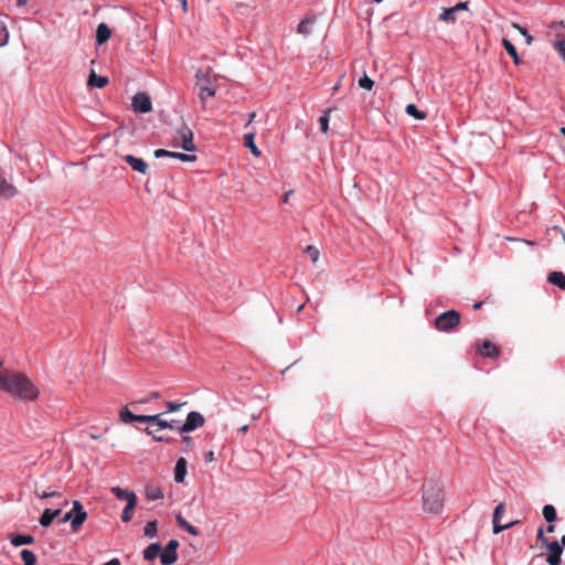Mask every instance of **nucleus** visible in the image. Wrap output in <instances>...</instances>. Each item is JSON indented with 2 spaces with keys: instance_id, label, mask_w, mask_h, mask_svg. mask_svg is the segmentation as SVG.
Masks as SVG:
<instances>
[{
  "instance_id": "nucleus-27",
  "label": "nucleus",
  "mask_w": 565,
  "mask_h": 565,
  "mask_svg": "<svg viewBox=\"0 0 565 565\" xmlns=\"http://www.w3.org/2000/svg\"><path fill=\"white\" fill-rule=\"evenodd\" d=\"M10 542L13 546H21V545H26V544L33 543L34 539L32 535L14 534V535H11Z\"/></svg>"
},
{
  "instance_id": "nucleus-6",
  "label": "nucleus",
  "mask_w": 565,
  "mask_h": 565,
  "mask_svg": "<svg viewBox=\"0 0 565 565\" xmlns=\"http://www.w3.org/2000/svg\"><path fill=\"white\" fill-rule=\"evenodd\" d=\"M460 323V315L456 310H448L435 319V327L439 331L448 332Z\"/></svg>"
},
{
  "instance_id": "nucleus-62",
  "label": "nucleus",
  "mask_w": 565,
  "mask_h": 565,
  "mask_svg": "<svg viewBox=\"0 0 565 565\" xmlns=\"http://www.w3.org/2000/svg\"><path fill=\"white\" fill-rule=\"evenodd\" d=\"M303 308V305H300L298 308H297V312H300Z\"/></svg>"
},
{
  "instance_id": "nucleus-19",
  "label": "nucleus",
  "mask_w": 565,
  "mask_h": 565,
  "mask_svg": "<svg viewBox=\"0 0 565 565\" xmlns=\"http://www.w3.org/2000/svg\"><path fill=\"white\" fill-rule=\"evenodd\" d=\"M146 423H153L158 426L159 429L173 428V424L171 422L162 419L161 414L146 415Z\"/></svg>"
},
{
  "instance_id": "nucleus-1",
  "label": "nucleus",
  "mask_w": 565,
  "mask_h": 565,
  "mask_svg": "<svg viewBox=\"0 0 565 565\" xmlns=\"http://www.w3.org/2000/svg\"><path fill=\"white\" fill-rule=\"evenodd\" d=\"M0 392L25 404L35 403L41 396L38 384L25 373L15 370L0 374Z\"/></svg>"
},
{
  "instance_id": "nucleus-43",
  "label": "nucleus",
  "mask_w": 565,
  "mask_h": 565,
  "mask_svg": "<svg viewBox=\"0 0 565 565\" xmlns=\"http://www.w3.org/2000/svg\"><path fill=\"white\" fill-rule=\"evenodd\" d=\"M183 405H185V403L167 402V412L166 413L178 412Z\"/></svg>"
},
{
  "instance_id": "nucleus-53",
  "label": "nucleus",
  "mask_w": 565,
  "mask_h": 565,
  "mask_svg": "<svg viewBox=\"0 0 565 565\" xmlns=\"http://www.w3.org/2000/svg\"><path fill=\"white\" fill-rule=\"evenodd\" d=\"M2 365H3V362L2 360L0 359V374L4 373V372H11L12 370H8V369H3L2 370Z\"/></svg>"
},
{
  "instance_id": "nucleus-22",
  "label": "nucleus",
  "mask_w": 565,
  "mask_h": 565,
  "mask_svg": "<svg viewBox=\"0 0 565 565\" xmlns=\"http://www.w3.org/2000/svg\"><path fill=\"white\" fill-rule=\"evenodd\" d=\"M244 146L247 147L256 158L260 157L262 152L255 143L254 132H249L244 136Z\"/></svg>"
},
{
  "instance_id": "nucleus-31",
  "label": "nucleus",
  "mask_w": 565,
  "mask_h": 565,
  "mask_svg": "<svg viewBox=\"0 0 565 565\" xmlns=\"http://www.w3.org/2000/svg\"><path fill=\"white\" fill-rule=\"evenodd\" d=\"M137 505V502H128L121 513V521L128 523L131 521L134 516V510Z\"/></svg>"
},
{
  "instance_id": "nucleus-60",
  "label": "nucleus",
  "mask_w": 565,
  "mask_h": 565,
  "mask_svg": "<svg viewBox=\"0 0 565 565\" xmlns=\"http://www.w3.org/2000/svg\"><path fill=\"white\" fill-rule=\"evenodd\" d=\"M561 134L565 137V127L561 128Z\"/></svg>"
},
{
  "instance_id": "nucleus-21",
  "label": "nucleus",
  "mask_w": 565,
  "mask_h": 565,
  "mask_svg": "<svg viewBox=\"0 0 565 565\" xmlns=\"http://www.w3.org/2000/svg\"><path fill=\"white\" fill-rule=\"evenodd\" d=\"M108 84V78L97 75L94 71L89 74L87 85L90 87L103 88Z\"/></svg>"
},
{
  "instance_id": "nucleus-45",
  "label": "nucleus",
  "mask_w": 565,
  "mask_h": 565,
  "mask_svg": "<svg viewBox=\"0 0 565 565\" xmlns=\"http://www.w3.org/2000/svg\"><path fill=\"white\" fill-rule=\"evenodd\" d=\"M178 159L183 162H194L196 160V156L180 152Z\"/></svg>"
},
{
  "instance_id": "nucleus-44",
  "label": "nucleus",
  "mask_w": 565,
  "mask_h": 565,
  "mask_svg": "<svg viewBox=\"0 0 565 565\" xmlns=\"http://www.w3.org/2000/svg\"><path fill=\"white\" fill-rule=\"evenodd\" d=\"M159 397H160V394L158 392H152L149 396H147V397H145V398L138 401V402L131 403V406L136 407L137 404H139V403H148L151 399L159 398Z\"/></svg>"
},
{
  "instance_id": "nucleus-13",
  "label": "nucleus",
  "mask_w": 565,
  "mask_h": 565,
  "mask_svg": "<svg viewBox=\"0 0 565 565\" xmlns=\"http://www.w3.org/2000/svg\"><path fill=\"white\" fill-rule=\"evenodd\" d=\"M111 493L119 500L128 502H137V495L130 490L122 489L120 487H113Z\"/></svg>"
},
{
  "instance_id": "nucleus-42",
  "label": "nucleus",
  "mask_w": 565,
  "mask_h": 565,
  "mask_svg": "<svg viewBox=\"0 0 565 565\" xmlns=\"http://www.w3.org/2000/svg\"><path fill=\"white\" fill-rule=\"evenodd\" d=\"M306 253L308 254V256L310 257V259L312 260V263H316L318 259H319V250L313 247V246H308L306 248Z\"/></svg>"
},
{
  "instance_id": "nucleus-12",
  "label": "nucleus",
  "mask_w": 565,
  "mask_h": 565,
  "mask_svg": "<svg viewBox=\"0 0 565 565\" xmlns=\"http://www.w3.org/2000/svg\"><path fill=\"white\" fill-rule=\"evenodd\" d=\"M315 17H306L298 24L297 32L303 36H308L313 32Z\"/></svg>"
},
{
  "instance_id": "nucleus-5",
  "label": "nucleus",
  "mask_w": 565,
  "mask_h": 565,
  "mask_svg": "<svg viewBox=\"0 0 565 565\" xmlns=\"http://www.w3.org/2000/svg\"><path fill=\"white\" fill-rule=\"evenodd\" d=\"M87 519V513L85 512L82 503L77 500L73 501V508L71 511L66 512L62 519L61 523L71 522L72 530L74 532L78 531V529L83 525V523Z\"/></svg>"
},
{
  "instance_id": "nucleus-10",
  "label": "nucleus",
  "mask_w": 565,
  "mask_h": 565,
  "mask_svg": "<svg viewBox=\"0 0 565 565\" xmlns=\"http://www.w3.org/2000/svg\"><path fill=\"white\" fill-rule=\"evenodd\" d=\"M548 550V556L546 558L550 565H559L561 564V555L563 553V547L557 541H553L546 544Z\"/></svg>"
},
{
  "instance_id": "nucleus-50",
  "label": "nucleus",
  "mask_w": 565,
  "mask_h": 565,
  "mask_svg": "<svg viewBox=\"0 0 565 565\" xmlns=\"http://www.w3.org/2000/svg\"><path fill=\"white\" fill-rule=\"evenodd\" d=\"M104 565H121L118 558H113Z\"/></svg>"
},
{
  "instance_id": "nucleus-26",
  "label": "nucleus",
  "mask_w": 565,
  "mask_h": 565,
  "mask_svg": "<svg viewBox=\"0 0 565 565\" xmlns=\"http://www.w3.org/2000/svg\"><path fill=\"white\" fill-rule=\"evenodd\" d=\"M178 559V554L177 552H170V550H167L164 547V550L160 552V562L162 565H172L177 562Z\"/></svg>"
},
{
  "instance_id": "nucleus-46",
  "label": "nucleus",
  "mask_w": 565,
  "mask_h": 565,
  "mask_svg": "<svg viewBox=\"0 0 565 565\" xmlns=\"http://www.w3.org/2000/svg\"><path fill=\"white\" fill-rule=\"evenodd\" d=\"M452 8L456 10L457 13L459 11H468L469 2L468 1L459 2L456 6H454Z\"/></svg>"
},
{
  "instance_id": "nucleus-34",
  "label": "nucleus",
  "mask_w": 565,
  "mask_h": 565,
  "mask_svg": "<svg viewBox=\"0 0 565 565\" xmlns=\"http://www.w3.org/2000/svg\"><path fill=\"white\" fill-rule=\"evenodd\" d=\"M21 558H22L24 565H36V556L30 550H22Z\"/></svg>"
},
{
  "instance_id": "nucleus-54",
  "label": "nucleus",
  "mask_w": 565,
  "mask_h": 565,
  "mask_svg": "<svg viewBox=\"0 0 565 565\" xmlns=\"http://www.w3.org/2000/svg\"><path fill=\"white\" fill-rule=\"evenodd\" d=\"M248 430V425H243L242 427L238 428V431L239 433H246Z\"/></svg>"
},
{
  "instance_id": "nucleus-33",
  "label": "nucleus",
  "mask_w": 565,
  "mask_h": 565,
  "mask_svg": "<svg viewBox=\"0 0 565 565\" xmlns=\"http://www.w3.org/2000/svg\"><path fill=\"white\" fill-rule=\"evenodd\" d=\"M34 494L39 498V499H47V498H57L61 495V493L56 490H51V489H47V490H40L39 488H36L34 490Z\"/></svg>"
},
{
  "instance_id": "nucleus-8",
  "label": "nucleus",
  "mask_w": 565,
  "mask_h": 565,
  "mask_svg": "<svg viewBox=\"0 0 565 565\" xmlns=\"http://www.w3.org/2000/svg\"><path fill=\"white\" fill-rule=\"evenodd\" d=\"M131 106L136 113L147 114L152 110V103L148 94L137 93L132 97Z\"/></svg>"
},
{
  "instance_id": "nucleus-49",
  "label": "nucleus",
  "mask_w": 565,
  "mask_h": 565,
  "mask_svg": "<svg viewBox=\"0 0 565 565\" xmlns=\"http://www.w3.org/2000/svg\"><path fill=\"white\" fill-rule=\"evenodd\" d=\"M537 540L539 541H542V542H545L546 539L544 536V532H543V529H540L539 532H537Z\"/></svg>"
},
{
  "instance_id": "nucleus-29",
  "label": "nucleus",
  "mask_w": 565,
  "mask_h": 565,
  "mask_svg": "<svg viewBox=\"0 0 565 565\" xmlns=\"http://www.w3.org/2000/svg\"><path fill=\"white\" fill-rule=\"evenodd\" d=\"M146 497L151 501L160 500L163 498V491L157 486H149L146 489Z\"/></svg>"
},
{
  "instance_id": "nucleus-3",
  "label": "nucleus",
  "mask_w": 565,
  "mask_h": 565,
  "mask_svg": "<svg viewBox=\"0 0 565 565\" xmlns=\"http://www.w3.org/2000/svg\"><path fill=\"white\" fill-rule=\"evenodd\" d=\"M171 146L188 152L196 151L194 135L189 126L182 124L180 127L174 129L172 134Z\"/></svg>"
},
{
  "instance_id": "nucleus-7",
  "label": "nucleus",
  "mask_w": 565,
  "mask_h": 565,
  "mask_svg": "<svg viewBox=\"0 0 565 565\" xmlns=\"http://www.w3.org/2000/svg\"><path fill=\"white\" fill-rule=\"evenodd\" d=\"M204 425V417L199 412H190L185 422L178 428L180 433H189Z\"/></svg>"
},
{
  "instance_id": "nucleus-56",
  "label": "nucleus",
  "mask_w": 565,
  "mask_h": 565,
  "mask_svg": "<svg viewBox=\"0 0 565 565\" xmlns=\"http://www.w3.org/2000/svg\"><path fill=\"white\" fill-rule=\"evenodd\" d=\"M481 306H482V302H476V303L473 305V309H475V310H478V309H480V308H481Z\"/></svg>"
},
{
  "instance_id": "nucleus-18",
  "label": "nucleus",
  "mask_w": 565,
  "mask_h": 565,
  "mask_svg": "<svg viewBox=\"0 0 565 565\" xmlns=\"http://www.w3.org/2000/svg\"><path fill=\"white\" fill-rule=\"evenodd\" d=\"M438 21L444 22L446 24H455L457 21V12L451 8H444L440 14L438 15Z\"/></svg>"
},
{
  "instance_id": "nucleus-16",
  "label": "nucleus",
  "mask_w": 565,
  "mask_h": 565,
  "mask_svg": "<svg viewBox=\"0 0 565 565\" xmlns=\"http://www.w3.org/2000/svg\"><path fill=\"white\" fill-rule=\"evenodd\" d=\"M18 194V189L7 180H0V199H11Z\"/></svg>"
},
{
  "instance_id": "nucleus-39",
  "label": "nucleus",
  "mask_w": 565,
  "mask_h": 565,
  "mask_svg": "<svg viewBox=\"0 0 565 565\" xmlns=\"http://www.w3.org/2000/svg\"><path fill=\"white\" fill-rule=\"evenodd\" d=\"M512 26H513L514 29H516V30L520 32V34H521L522 36H524L525 42H526V44H527V45H531V44H532V42H533V36H532L531 34H529V32H527L524 28H522L520 24H518V23H515V22H513V23H512Z\"/></svg>"
},
{
  "instance_id": "nucleus-48",
  "label": "nucleus",
  "mask_w": 565,
  "mask_h": 565,
  "mask_svg": "<svg viewBox=\"0 0 565 565\" xmlns=\"http://www.w3.org/2000/svg\"><path fill=\"white\" fill-rule=\"evenodd\" d=\"M508 241H513V242H519V243H523L525 245H529V246H534L535 245V242L533 241H527V239H518V238H513V237H507Z\"/></svg>"
},
{
  "instance_id": "nucleus-15",
  "label": "nucleus",
  "mask_w": 565,
  "mask_h": 565,
  "mask_svg": "<svg viewBox=\"0 0 565 565\" xmlns=\"http://www.w3.org/2000/svg\"><path fill=\"white\" fill-rule=\"evenodd\" d=\"M119 418L122 423L125 424H128V423H132V422H140V423H146V415H136V414H132L128 407H124L120 412H119Z\"/></svg>"
},
{
  "instance_id": "nucleus-28",
  "label": "nucleus",
  "mask_w": 565,
  "mask_h": 565,
  "mask_svg": "<svg viewBox=\"0 0 565 565\" xmlns=\"http://www.w3.org/2000/svg\"><path fill=\"white\" fill-rule=\"evenodd\" d=\"M547 279L551 284L558 286L561 289H565V275L563 273L552 271Z\"/></svg>"
},
{
  "instance_id": "nucleus-30",
  "label": "nucleus",
  "mask_w": 565,
  "mask_h": 565,
  "mask_svg": "<svg viewBox=\"0 0 565 565\" xmlns=\"http://www.w3.org/2000/svg\"><path fill=\"white\" fill-rule=\"evenodd\" d=\"M480 353L483 356L492 358L498 353V349L493 343L489 341H483V343L480 347Z\"/></svg>"
},
{
  "instance_id": "nucleus-32",
  "label": "nucleus",
  "mask_w": 565,
  "mask_h": 565,
  "mask_svg": "<svg viewBox=\"0 0 565 565\" xmlns=\"http://www.w3.org/2000/svg\"><path fill=\"white\" fill-rule=\"evenodd\" d=\"M502 44H503L504 49L507 50L508 54L513 58L514 63L519 64L520 58H519L518 52L515 50V46L507 39L502 40Z\"/></svg>"
},
{
  "instance_id": "nucleus-41",
  "label": "nucleus",
  "mask_w": 565,
  "mask_h": 565,
  "mask_svg": "<svg viewBox=\"0 0 565 565\" xmlns=\"http://www.w3.org/2000/svg\"><path fill=\"white\" fill-rule=\"evenodd\" d=\"M329 116H330V110H328L327 113H324V115H322L320 118H319V125H320V129L323 134H328V130H329Z\"/></svg>"
},
{
  "instance_id": "nucleus-38",
  "label": "nucleus",
  "mask_w": 565,
  "mask_h": 565,
  "mask_svg": "<svg viewBox=\"0 0 565 565\" xmlns=\"http://www.w3.org/2000/svg\"><path fill=\"white\" fill-rule=\"evenodd\" d=\"M359 86L362 88V89H365V90H371L374 86V81L371 79L366 74H364L360 79H359Z\"/></svg>"
},
{
  "instance_id": "nucleus-40",
  "label": "nucleus",
  "mask_w": 565,
  "mask_h": 565,
  "mask_svg": "<svg viewBox=\"0 0 565 565\" xmlns=\"http://www.w3.org/2000/svg\"><path fill=\"white\" fill-rule=\"evenodd\" d=\"M180 152H174V151H169V150H166V149H157L153 154L156 158H164V157H169V158H175L178 159V156H179Z\"/></svg>"
},
{
  "instance_id": "nucleus-25",
  "label": "nucleus",
  "mask_w": 565,
  "mask_h": 565,
  "mask_svg": "<svg viewBox=\"0 0 565 565\" xmlns=\"http://www.w3.org/2000/svg\"><path fill=\"white\" fill-rule=\"evenodd\" d=\"M9 43V31L6 24V17L0 13V47Z\"/></svg>"
},
{
  "instance_id": "nucleus-20",
  "label": "nucleus",
  "mask_w": 565,
  "mask_h": 565,
  "mask_svg": "<svg viewBox=\"0 0 565 565\" xmlns=\"http://www.w3.org/2000/svg\"><path fill=\"white\" fill-rule=\"evenodd\" d=\"M110 29L106 23H99L96 30V41L98 44L106 43L110 38Z\"/></svg>"
},
{
  "instance_id": "nucleus-64",
  "label": "nucleus",
  "mask_w": 565,
  "mask_h": 565,
  "mask_svg": "<svg viewBox=\"0 0 565 565\" xmlns=\"http://www.w3.org/2000/svg\"><path fill=\"white\" fill-rule=\"evenodd\" d=\"M562 542L565 544V535L562 537Z\"/></svg>"
},
{
  "instance_id": "nucleus-61",
  "label": "nucleus",
  "mask_w": 565,
  "mask_h": 565,
  "mask_svg": "<svg viewBox=\"0 0 565 565\" xmlns=\"http://www.w3.org/2000/svg\"><path fill=\"white\" fill-rule=\"evenodd\" d=\"M547 531H548V532H553V531H554V526H553V525L548 526V527H547Z\"/></svg>"
},
{
  "instance_id": "nucleus-14",
  "label": "nucleus",
  "mask_w": 565,
  "mask_h": 565,
  "mask_svg": "<svg viewBox=\"0 0 565 565\" xmlns=\"http://www.w3.org/2000/svg\"><path fill=\"white\" fill-rule=\"evenodd\" d=\"M62 512V509L58 508L56 510L45 509L42 515L39 519V522L42 526L47 527L52 524L53 520L58 516Z\"/></svg>"
},
{
  "instance_id": "nucleus-23",
  "label": "nucleus",
  "mask_w": 565,
  "mask_h": 565,
  "mask_svg": "<svg viewBox=\"0 0 565 565\" xmlns=\"http://www.w3.org/2000/svg\"><path fill=\"white\" fill-rule=\"evenodd\" d=\"M160 552L161 545L159 543H152L143 551V557L147 561H153L160 556Z\"/></svg>"
},
{
  "instance_id": "nucleus-57",
  "label": "nucleus",
  "mask_w": 565,
  "mask_h": 565,
  "mask_svg": "<svg viewBox=\"0 0 565 565\" xmlns=\"http://www.w3.org/2000/svg\"><path fill=\"white\" fill-rule=\"evenodd\" d=\"M183 440H184L185 443H190V441H191V437H189V436H184V437H183Z\"/></svg>"
},
{
  "instance_id": "nucleus-24",
  "label": "nucleus",
  "mask_w": 565,
  "mask_h": 565,
  "mask_svg": "<svg viewBox=\"0 0 565 565\" xmlns=\"http://www.w3.org/2000/svg\"><path fill=\"white\" fill-rule=\"evenodd\" d=\"M175 520L179 526L184 529L189 534L193 536H198L200 534L199 530L191 525L180 513L175 515Z\"/></svg>"
},
{
  "instance_id": "nucleus-51",
  "label": "nucleus",
  "mask_w": 565,
  "mask_h": 565,
  "mask_svg": "<svg viewBox=\"0 0 565 565\" xmlns=\"http://www.w3.org/2000/svg\"><path fill=\"white\" fill-rule=\"evenodd\" d=\"M205 459L206 461H213L214 459V452L213 451H209L205 456Z\"/></svg>"
},
{
  "instance_id": "nucleus-9",
  "label": "nucleus",
  "mask_w": 565,
  "mask_h": 565,
  "mask_svg": "<svg viewBox=\"0 0 565 565\" xmlns=\"http://www.w3.org/2000/svg\"><path fill=\"white\" fill-rule=\"evenodd\" d=\"M504 512H505L504 503H499L494 509L493 519H492L494 534H498V533L502 532L503 530L510 529L514 524V522H510L505 525H500V520L503 516Z\"/></svg>"
},
{
  "instance_id": "nucleus-55",
  "label": "nucleus",
  "mask_w": 565,
  "mask_h": 565,
  "mask_svg": "<svg viewBox=\"0 0 565 565\" xmlns=\"http://www.w3.org/2000/svg\"><path fill=\"white\" fill-rule=\"evenodd\" d=\"M255 117H256V113H250L249 114V120L247 122V126L252 124V121L255 119Z\"/></svg>"
},
{
  "instance_id": "nucleus-58",
  "label": "nucleus",
  "mask_w": 565,
  "mask_h": 565,
  "mask_svg": "<svg viewBox=\"0 0 565 565\" xmlns=\"http://www.w3.org/2000/svg\"><path fill=\"white\" fill-rule=\"evenodd\" d=\"M25 3H26V0H18V4H19V6H23V4H25Z\"/></svg>"
},
{
  "instance_id": "nucleus-37",
  "label": "nucleus",
  "mask_w": 565,
  "mask_h": 565,
  "mask_svg": "<svg viewBox=\"0 0 565 565\" xmlns=\"http://www.w3.org/2000/svg\"><path fill=\"white\" fill-rule=\"evenodd\" d=\"M143 533L147 537H154L157 535V522L156 521H150L146 524L145 529H143Z\"/></svg>"
},
{
  "instance_id": "nucleus-59",
  "label": "nucleus",
  "mask_w": 565,
  "mask_h": 565,
  "mask_svg": "<svg viewBox=\"0 0 565 565\" xmlns=\"http://www.w3.org/2000/svg\"><path fill=\"white\" fill-rule=\"evenodd\" d=\"M289 194H290V192H287V193L285 194V198H284V201H285V202H287V201H288V199H289Z\"/></svg>"
},
{
  "instance_id": "nucleus-63",
  "label": "nucleus",
  "mask_w": 565,
  "mask_h": 565,
  "mask_svg": "<svg viewBox=\"0 0 565 565\" xmlns=\"http://www.w3.org/2000/svg\"><path fill=\"white\" fill-rule=\"evenodd\" d=\"M154 439H156L157 441H162V440H163V438H162V437H154Z\"/></svg>"
},
{
  "instance_id": "nucleus-11",
  "label": "nucleus",
  "mask_w": 565,
  "mask_h": 565,
  "mask_svg": "<svg viewBox=\"0 0 565 565\" xmlns=\"http://www.w3.org/2000/svg\"><path fill=\"white\" fill-rule=\"evenodd\" d=\"M122 159L131 167L132 170L139 173H147L148 164L141 159L132 154H126Z\"/></svg>"
},
{
  "instance_id": "nucleus-4",
  "label": "nucleus",
  "mask_w": 565,
  "mask_h": 565,
  "mask_svg": "<svg viewBox=\"0 0 565 565\" xmlns=\"http://www.w3.org/2000/svg\"><path fill=\"white\" fill-rule=\"evenodd\" d=\"M196 85L200 88L199 97L202 103V107L205 108V96L213 97L216 94L215 87L213 84V78L210 72V68L207 70H198L196 74Z\"/></svg>"
},
{
  "instance_id": "nucleus-17",
  "label": "nucleus",
  "mask_w": 565,
  "mask_h": 565,
  "mask_svg": "<svg viewBox=\"0 0 565 565\" xmlns=\"http://www.w3.org/2000/svg\"><path fill=\"white\" fill-rule=\"evenodd\" d=\"M186 475V461L184 458H179L174 467V481L181 483L184 481Z\"/></svg>"
},
{
  "instance_id": "nucleus-52",
  "label": "nucleus",
  "mask_w": 565,
  "mask_h": 565,
  "mask_svg": "<svg viewBox=\"0 0 565 565\" xmlns=\"http://www.w3.org/2000/svg\"><path fill=\"white\" fill-rule=\"evenodd\" d=\"M180 1V4L183 9L184 12H186L188 10V1L186 0H179Z\"/></svg>"
},
{
  "instance_id": "nucleus-2",
  "label": "nucleus",
  "mask_w": 565,
  "mask_h": 565,
  "mask_svg": "<svg viewBox=\"0 0 565 565\" xmlns=\"http://www.w3.org/2000/svg\"><path fill=\"white\" fill-rule=\"evenodd\" d=\"M423 509L427 513L438 514L444 508V487L441 482L429 480L423 486Z\"/></svg>"
},
{
  "instance_id": "nucleus-35",
  "label": "nucleus",
  "mask_w": 565,
  "mask_h": 565,
  "mask_svg": "<svg viewBox=\"0 0 565 565\" xmlns=\"http://www.w3.org/2000/svg\"><path fill=\"white\" fill-rule=\"evenodd\" d=\"M543 516L546 522L552 523L556 519V510L552 504H546L543 508Z\"/></svg>"
},
{
  "instance_id": "nucleus-36",
  "label": "nucleus",
  "mask_w": 565,
  "mask_h": 565,
  "mask_svg": "<svg viewBox=\"0 0 565 565\" xmlns=\"http://www.w3.org/2000/svg\"><path fill=\"white\" fill-rule=\"evenodd\" d=\"M406 114L418 119V120H423L426 118V115L425 113L420 111L417 109V107L414 105V104H408L406 106Z\"/></svg>"
},
{
  "instance_id": "nucleus-47",
  "label": "nucleus",
  "mask_w": 565,
  "mask_h": 565,
  "mask_svg": "<svg viewBox=\"0 0 565 565\" xmlns=\"http://www.w3.org/2000/svg\"><path fill=\"white\" fill-rule=\"evenodd\" d=\"M179 547V542L177 540H171L169 541V543L166 545V548L167 550H170V552H177V548Z\"/></svg>"
}]
</instances>
